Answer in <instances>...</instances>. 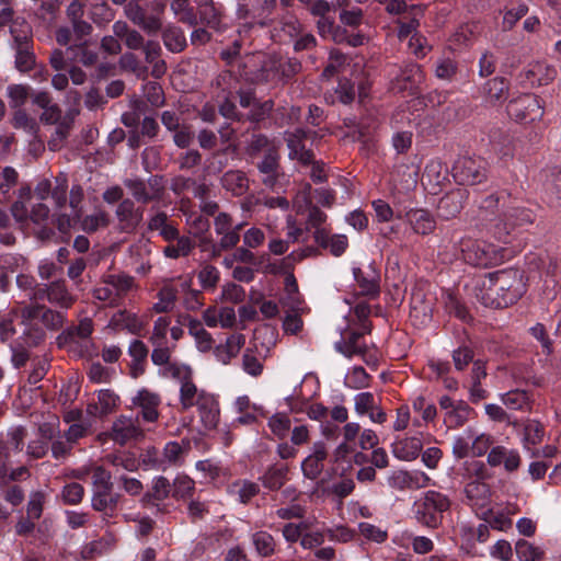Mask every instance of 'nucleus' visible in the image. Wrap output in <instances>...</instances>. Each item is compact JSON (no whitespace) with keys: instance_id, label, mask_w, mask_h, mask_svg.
I'll use <instances>...</instances> for the list:
<instances>
[{"instance_id":"1","label":"nucleus","mask_w":561,"mask_h":561,"mask_svg":"<svg viewBox=\"0 0 561 561\" xmlns=\"http://www.w3.org/2000/svg\"><path fill=\"white\" fill-rule=\"evenodd\" d=\"M525 291L523 272L517 268H505L484 276L477 298L485 307L506 308L517 302Z\"/></svg>"},{"instance_id":"2","label":"nucleus","mask_w":561,"mask_h":561,"mask_svg":"<svg viewBox=\"0 0 561 561\" xmlns=\"http://www.w3.org/2000/svg\"><path fill=\"white\" fill-rule=\"evenodd\" d=\"M442 242L445 248L451 244L454 255L473 266L486 267L501 260L494 245L469 237H459L457 229H448Z\"/></svg>"},{"instance_id":"3","label":"nucleus","mask_w":561,"mask_h":561,"mask_svg":"<svg viewBox=\"0 0 561 561\" xmlns=\"http://www.w3.org/2000/svg\"><path fill=\"white\" fill-rule=\"evenodd\" d=\"M450 504L446 494L428 490L414 502L413 514L421 525L437 528L443 522L444 513L450 508Z\"/></svg>"},{"instance_id":"4","label":"nucleus","mask_w":561,"mask_h":561,"mask_svg":"<svg viewBox=\"0 0 561 561\" xmlns=\"http://www.w3.org/2000/svg\"><path fill=\"white\" fill-rule=\"evenodd\" d=\"M126 16L149 35L162 28L163 2H123Z\"/></svg>"},{"instance_id":"5","label":"nucleus","mask_w":561,"mask_h":561,"mask_svg":"<svg viewBox=\"0 0 561 561\" xmlns=\"http://www.w3.org/2000/svg\"><path fill=\"white\" fill-rule=\"evenodd\" d=\"M276 56L262 53L249 55L242 62L241 76L253 84H277Z\"/></svg>"},{"instance_id":"6","label":"nucleus","mask_w":561,"mask_h":561,"mask_svg":"<svg viewBox=\"0 0 561 561\" xmlns=\"http://www.w3.org/2000/svg\"><path fill=\"white\" fill-rule=\"evenodd\" d=\"M134 285V278L128 275L111 274L94 288L93 297L106 302L110 307H117Z\"/></svg>"},{"instance_id":"7","label":"nucleus","mask_w":561,"mask_h":561,"mask_svg":"<svg viewBox=\"0 0 561 561\" xmlns=\"http://www.w3.org/2000/svg\"><path fill=\"white\" fill-rule=\"evenodd\" d=\"M93 332V321L90 318H83L77 325H71L64 330L57 336L59 347L66 348L68 352L77 353L84 356L88 352V344Z\"/></svg>"},{"instance_id":"8","label":"nucleus","mask_w":561,"mask_h":561,"mask_svg":"<svg viewBox=\"0 0 561 561\" xmlns=\"http://www.w3.org/2000/svg\"><path fill=\"white\" fill-rule=\"evenodd\" d=\"M453 176L460 185H477L488 179V163L481 157H460L453 165Z\"/></svg>"},{"instance_id":"9","label":"nucleus","mask_w":561,"mask_h":561,"mask_svg":"<svg viewBox=\"0 0 561 561\" xmlns=\"http://www.w3.org/2000/svg\"><path fill=\"white\" fill-rule=\"evenodd\" d=\"M535 220L530 209L524 207H511L503 217L493 226V236L501 242L507 243L511 232L515 228L526 227Z\"/></svg>"},{"instance_id":"10","label":"nucleus","mask_w":561,"mask_h":561,"mask_svg":"<svg viewBox=\"0 0 561 561\" xmlns=\"http://www.w3.org/2000/svg\"><path fill=\"white\" fill-rule=\"evenodd\" d=\"M507 113L514 121L526 124L540 119L543 106L537 95L525 93L508 103Z\"/></svg>"},{"instance_id":"11","label":"nucleus","mask_w":561,"mask_h":561,"mask_svg":"<svg viewBox=\"0 0 561 561\" xmlns=\"http://www.w3.org/2000/svg\"><path fill=\"white\" fill-rule=\"evenodd\" d=\"M387 11L392 14H398L399 30L398 36L400 39L409 37L419 26L417 16L422 14V5H412L410 11L407 2H387Z\"/></svg>"},{"instance_id":"12","label":"nucleus","mask_w":561,"mask_h":561,"mask_svg":"<svg viewBox=\"0 0 561 561\" xmlns=\"http://www.w3.org/2000/svg\"><path fill=\"white\" fill-rule=\"evenodd\" d=\"M44 305L30 304L20 308L21 323L25 327L23 336L28 345L36 346L45 339V332L35 321L41 320Z\"/></svg>"},{"instance_id":"13","label":"nucleus","mask_w":561,"mask_h":561,"mask_svg":"<svg viewBox=\"0 0 561 561\" xmlns=\"http://www.w3.org/2000/svg\"><path fill=\"white\" fill-rule=\"evenodd\" d=\"M115 217L119 232L134 233L144 220V208L131 198H125L118 203Z\"/></svg>"},{"instance_id":"14","label":"nucleus","mask_w":561,"mask_h":561,"mask_svg":"<svg viewBox=\"0 0 561 561\" xmlns=\"http://www.w3.org/2000/svg\"><path fill=\"white\" fill-rule=\"evenodd\" d=\"M161 402V396L148 388L139 389L131 399L133 405L139 409V416L142 421L148 423H153L159 420V407Z\"/></svg>"},{"instance_id":"15","label":"nucleus","mask_w":561,"mask_h":561,"mask_svg":"<svg viewBox=\"0 0 561 561\" xmlns=\"http://www.w3.org/2000/svg\"><path fill=\"white\" fill-rule=\"evenodd\" d=\"M123 495L113 490L92 492L91 506L100 513L103 520H110L118 515L122 508Z\"/></svg>"},{"instance_id":"16","label":"nucleus","mask_w":561,"mask_h":561,"mask_svg":"<svg viewBox=\"0 0 561 561\" xmlns=\"http://www.w3.org/2000/svg\"><path fill=\"white\" fill-rule=\"evenodd\" d=\"M425 75L420 65L409 62L404 65L400 73L393 80V89L399 92H408L410 95L417 93L424 82Z\"/></svg>"},{"instance_id":"17","label":"nucleus","mask_w":561,"mask_h":561,"mask_svg":"<svg viewBox=\"0 0 561 561\" xmlns=\"http://www.w3.org/2000/svg\"><path fill=\"white\" fill-rule=\"evenodd\" d=\"M275 2H245L238 8L239 18L247 20L249 25L264 26L270 22V15Z\"/></svg>"},{"instance_id":"18","label":"nucleus","mask_w":561,"mask_h":561,"mask_svg":"<svg viewBox=\"0 0 561 561\" xmlns=\"http://www.w3.org/2000/svg\"><path fill=\"white\" fill-rule=\"evenodd\" d=\"M468 198L466 188H456L445 194L437 205V214L442 219L455 218L462 210Z\"/></svg>"},{"instance_id":"19","label":"nucleus","mask_w":561,"mask_h":561,"mask_svg":"<svg viewBox=\"0 0 561 561\" xmlns=\"http://www.w3.org/2000/svg\"><path fill=\"white\" fill-rule=\"evenodd\" d=\"M328 458V449L323 442H316L311 453L301 462L304 476L309 480H316L322 473L324 461Z\"/></svg>"},{"instance_id":"20","label":"nucleus","mask_w":561,"mask_h":561,"mask_svg":"<svg viewBox=\"0 0 561 561\" xmlns=\"http://www.w3.org/2000/svg\"><path fill=\"white\" fill-rule=\"evenodd\" d=\"M334 348L347 358H352L354 356L365 358L368 351V346L364 342L362 333H358L355 330H346L342 334L341 340L335 342Z\"/></svg>"},{"instance_id":"21","label":"nucleus","mask_w":561,"mask_h":561,"mask_svg":"<svg viewBox=\"0 0 561 561\" xmlns=\"http://www.w3.org/2000/svg\"><path fill=\"white\" fill-rule=\"evenodd\" d=\"M195 407L197 408L201 422L207 430L216 428L219 423L220 410L219 403L214 394L203 392L199 396V400L196 401Z\"/></svg>"},{"instance_id":"22","label":"nucleus","mask_w":561,"mask_h":561,"mask_svg":"<svg viewBox=\"0 0 561 561\" xmlns=\"http://www.w3.org/2000/svg\"><path fill=\"white\" fill-rule=\"evenodd\" d=\"M144 436L142 430L138 426L137 420L127 416H119L112 425L111 437L119 444L125 445L129 440L138 439Z\"/></svg>"},{"instance_id":"23","label":"nucleus","mask_w":561,"mask_h":561,"mask_svg":"<svg viewBox=\"0 0 561 561\" xmlns=\"http://www.w3.org/2000/svg\"><path fill=\"white\" fill-rule=\"evenodd\" d=\"M262 175V183L268 188H273L279 175V154L275 148H268L263 159L256 164Z\"/></svg>"},{"instance_id":"24","label":"nucleus","mask_w":561,"mask_h":561,"mask_svg":"<svg viewBox=\"0 0 561 561\" xmlns=\"http://www.w3.org/2000/svg\"><path fill=\"white\" fill-rule=\"evenodd\" d=\"M313 240L323 250H329L333 256H341L348 248V239L345 234H331L330 230L313 231Z\"/></svg>"},{"instance_id":"25","label":"nucleus","mask_w":561,"mask_h":561,"mask_svg":"<svg viewBox=\"0 0 561 561\" xmlns=\"http://www.w3.org/2000/svg\"><path fill=\"white\" fill-rule=\"evenodd\" d=\"M507 411L530 413L534 407L533 394L523 389H513L500 396Z\"/></svg>"},{"instance_id":"26","label":"nucleus","mask_w":561,"mask_h":561,"mask_svg":"<svg viewBox=\"0 0 561 561\" xmlns=\"http://www.w3.org/2000/svg\"><path fill=\"white\" fill-rule=\"evenodd\" d=\"M467 503L472 507L483 508L490 503L491 488L485 480L474 479L463 485Z\"/></svg>"},{"instance_id":"27","label":"nucleus","mask_w":561,"mask_h":561,"mask_svg":"<svg viewBox=\"0 0 561 561\" xmlns=\"http://www.w3.org/2000/svg\"><path fill=\"white\" fill-rule=\"evenodd\" d=\"M354 278L360 289V294L375 298L380 293L379 286V274L373 267L368 265L366 268L355 267L353 268Z\"/></svg>"},{"instance_id":"28","label":"nucleus","mask_w":561,"mask_h":561,"mask_svg":"<svg viewBox=\"0 0 561 561\" xmlns=\"http://www.w3.org/2000/svg\"><path fill=\"white\" fill-rule=\"evenodd\" d=\"M403 218L416 234L428 236L436 228L434 216L426 209H410Z\"/></svg>"},{"instance_id":"29","label":"nucleus","mask_w":561,"mask_h":561,"mask_svg":"<svg viewBox=\"0 0 561 561\" xmlns=\"http://www.w3.org/2000/svg\"><path fill=\"white\" fill-rule=\"evenodd\" d=\"M128 355L131 358L129 375L131 378L137 379L146 371L149 348L141 340H133L128 346Z\"/></svg>"},{"instance_id":"30","label":"nucleus","mask_w":561,"mask_h":561,"mask_svg":"<svg viewBox=\"0 0 561 561\" xmlns=\"http://www.w3.org/2000/svg\"><path fill=\"white\" fill-rule=\"evenodd\" d=\"M530 85H546L554 80L557 70L545 61H535L523 72Z\"/></svg>"},{"instance_id":"31","label":"nucleus","mask_w":561,"mask_h":561,"mask_svg":"<svg viewBox=\"0 0 561 561\" xmlns=\"http://www.w3.org/2000/svg\"><path fill=\"white\" fill-rule=\"evenodd\" d=\"M148 231H158L164 241L172 242L178 238L179 229L164 211H156L147 222Z\"/></svg>"},{"instance_id":"32","label":"nucleus","mask_w":561,"mask_h":561,"mask_svg":"<svg viewBox=\"0 0 561 561\" xmlns=\"http://www.w3.org/2000/svg\"><path fill=\"white\" fill-rule=\"evenodd\" d=\"M510 83L503 77H494L488 80L482 88V93L489 104H501L508 98Z\"/></svg>"},{"instance_id":"33","label":"nucleus","mask_w":561,"mask_h":561,"mask_svg":"<svg viewBox=\"0 0 561 561\" xmlns=\"http://www.w3.org/2000/svg\"><path fill=\"white\" fill-rule=\"evenodd\" d=\"M485 363L481 359L473 362L470 374L469 398L471 402L477 403L489 396V392L482 387L481 381L486 377Z\"/></svg>"},{"instance_id":"34","label":"nucleus","mask_w":561,"mask_h":561,"mask_svg":"<svg viewBox=\"0 0 561 561\" xmlns=\"http://www.w3.org/2000/svg\"><path fill=\"white\" fill-rule=\"evenodd\" d=\"M206 392L205 390H198L192 378V370L184 369V374L181 379L180 387V403L182 410L186 411L197 403L199 396Z\"/></svg>"},{"instance_id":"35","label":"nucleus","mask_w":561,"mask_h":561,"mask_svg":"<svg viewBox=\"0 0 561 561\" xmlns=\"http://www.w3.org/2000/svg\"><path fill=\"white\" fill-rule=\"evenodd\" d=\"M423 449V442L420 437H405L392 445V453L396 458L403 461L416 459Z\"/></svg>"},{"instance_id":"36","label":"nucleus","mask_w":561,"mask_h":561,"mask_svg":"<svg viewBox=\"0 0 561 561\" xmlns=\"http://www.w3.org/2000/svg\"><path fill=\"white\" fill-rule=\"evenodd\" d=\"M119 401V397L110 389H102L98 392V403L88 404L87 412L93 416H102L112 413Z\"/></svg>"},{"instance_id":"37","label":"nucleus","mask_w":561,"mask_h":561,"mask_svg":"<svg viewBox=\"0 0 561 561\" xmlns=\"http://www.w3.org/2000/svg\"><path fill=\"white\" fill-rule=\"evenodd\" d=\"M48 302L61 309H69L76 301L75 296L68 290L64 279L48 284Z\"/></svg>"},{"instance_id":"38","label":"nucleus","mask_w":561,"mask_h":561,"mask_svg":"<svg viewBox=\"0 0 561 561\" xmlns=\"http://www.w3.org/2000/svg\"><path fill=\"white\" fill-rule=\"evenodd\" d=\"M221 186L233 196H242L249 190V179L240 170L227 171L220 180Z\"/></svg>"},{"instance_id":"39","label":"nucleus","mask_w":561,"mask_h":561,"mask_svg":"<svg viewBox=\"0 0 561 561\" xmlns=\"http://www.w3.org/2000/svg\"><path fill=\"white\" fill-rule=\"evenodd\" d=\"M172 495V485L165 477H158L153 480L151 491L144 494L141 503L144 506L158 505L169 495Z\"/></svg>"},{"instance_id":"40","label":"nucleus","mask_w":561,"mask_h":561,"mask_svg":"<svg viewBox=\"0 0 561 561\" xmlns=\"http://www.w3.org/2000/svg\"><path fill=\"white\" fill-rule=\"evenodd\" d=\"M111 323L115 328L127 330L134 335H141L145 329V323L138 318V316L127 310L117 311L112 317Z\"/></svg>"},{"instance_id":"41","label":"nucleus","mask_w":561,"mask_h":561,"mask_svg":"<svg viewBox=\"0 0 561 561\" xmlns=\"http://www.w3.org/2000/svg\"><path fill=\"white\" fill-rule=\"evenodd\" d=\"M472 413L473 409L466 401H456L455 408L444 412V423L448 428L461 427L469 421Z\"/></svg>"},{"instance_id":"42","label":"nucleus","mask_w":561,"mask_h":561,"mask_svg":"<svg viewBox=\"0 0 561 561\" xmlns=\"http://www.w3.org/2000/svg\"><path fill=\"white\" fill-rule=\"evenodd\" d=\"M310 7L308 10L319 16L317 26L321 35L330 34L334 24V15L331 14L330 2H308Z\"/></svg>"},{"instance_id":"43","label":"nucleus","mask_w":561,"mask_h":561,"mask_svg":"<svg viewBox=\"0 0 561 561\" xmlns=\"http://www.w3.org/2000/svg\"><path fill=\"white\" fill-rule=\"evenodd\" d=\"M288 476V466L274 463L271 465L260 478L263 486L271 490H279L286 482Z\"/></svg>"},{"instance_id":"44","label":"nucleus","mask_w":561,"mask_h":561,"mask_svg":"<svg viewBox=\"0 0 561 561\" xmlns=\"http://www.w3.org/2000/svg\"><path fill=\"white\" fill-rule=\"evenodd\" d=\"M243 344L244 336L242 334L230 335L225 344H220L215 348V356L222 364H228L238 355Z\"/></svg>"},{"instance_id":"45","label":"nucleus","mask_w":561,"mask_h":561,"mask_svg":"<svg viewBox=\"0 0 561 561\" xmlns=\"http://www.w3.org/2000/svg\"><path fill=\"white\" fill-rule=\"evenodd\" d=\"M16 55H15V66L22 71L26 72L33 68L34 65V55L31 51L32 44L27 42V34L24 33L23 36H16Z\"/></svg>"},{"instance_id":"46","label":"nucleus","mask_w":561,"mask_h":561,"mask_svg":"<svg viewBox=\"0 0 561 561\" xmlns=\"http://www.w3.org/2000/svg\"><path fill=\"white\" fill-rule=\"evenodd\" d=\"M196 276L202 289L205 291H215L220 282L219 270L208 262L201 263Z\"/></svg>"},{"instance_id":"47","label":"nucleus","mask_w":561,"mask_h":561,"mask_svg":"<svg viewBox=\"0 0 561 561\" xmlns=\"http://www.w3.org/2000/svg\"><path fill=\"white\" fill-rule=\"evenodd\" d=\"M188 333L194 336L198 351L205 353L211 350L214 340L211 334L207 332L202 322L197 319H188Z\"/></svg>"},{"instance_id":"48","label":"nucleus","mask_w":561,"mask_h":561,"mask_svg":"<svg viewBox=\"0 0 561 561\" xmlns=\"http://www.w3.org/2000/svg\"><path fill=\"white\" fill-rule=\"evenodd\" d=\"M80 228L88 232L93 233L98 231L100 228H105L110 225L111 219L108 213L103 209H99L91 215H87L84 217H80Z\"/></svg>"},{"instance_id":"49","label":"nucleus","mask_w":561,"mask_h":561,"mask_svg":"<svg viewBox=\"0 0 561 561\" xmlns=\"http://www.w3.org/2000/svg\"><path fill=\"white\" fill-rule=\"evenodd\" d=\"M276 69L277 83H285L301 70V64L295 58H283L276 56Z\"/></svg>"},{"instance_id":"50","label":"nucleus","mask_w":561,"mask_h":561,"mask_svg":"<svg viewBox=\"0 0 561 561\" xmlns=\"http://www.w3.org/2000/svg\"><path fill=\"white\" fill-rule=\"evenodd\" d=\"M459 474L465 483L474 479L486 480L489 478L485 465L474 459L466 460L459 470Z\"/></svg>"},{"instance_id":"51","label":"nucleus","mask_w":561,"mask_h":561,"mask_svg":"<svg viewBox=\"0 0 561 561\" xmlns=\"http://www.w3.org/2000/svg\"><path fill=\"white\" fill-rule=\"evenodd\" d=\"M124 185L130 192L133 201L136 203L148 204L153 202L152 195L150 194L146 181L142 179H126Z\"/></svg>"},{"instance_id":"52","label":"nucleus","mask_w":561,"mask_h":561,"mask_svg":"<svg viewBox=\"0 0 561 561\" xmlns=\"http://www.w3.org/2000/svg\"><path fill=\"white\" fill-rule=\"evenodd\" d=\"M231 493L238 496L242 504H248L260 492L257 483L250 480H239L231 485Z\"/></svg>"},{"instance_id":"53","label":"nucleus","mask_w":561,"mask_h":561,"mask_svg":"<svg viewBox=\"0 0 561 561\" xmlns=\"http://www.w3.org/2000/svg\"><path fill=\"white\" fill-rule=\"evenodd\" d=\"M252 543L261 557H271L275 552V539L265 530L254 533L252 535Z\"/></svg>"},{"instance_id":"54","label":"nucleus","mask_w":561,"mask_h":561,"mask_svg":"<svg viewBox=\"0 0 561 561\" xmlns=\"http://www.w3.org/2000/svg\"><path fill=\"white\" fill-rule=\"evenodd\" d=\"M198 24L217 28L220 24V12L214 2H198Z\"/></svg>"},{"instance_id":"55","label":"nucleus","mask_w":561,"mask_h":561,"mask_svg":"<svg viewBox=\"0 0 561 561\" xmlns=\"http://www.w3.org/2000/svg\"><path fill=\"white\" fill-rule=\"evenodd\" d=\"M485 413L494 422L503 423L514 428L522 426V423L516 417H513L505 407L490 403L485 405Z\"/></svg>"},{"instance_id":"56","label":"nucleus","mask_w":561,"mask_h":561,"mask_svg":"<svg viewBox=\"0 0 561 561\" xmlns=\"http://www.w3.org/2000/svg\"><path fill=\"white\" fill-rule=\"evenodd\" d=\"M162 38L165 47L173 53H180L186 47L185 35L179 27H167L163 31Z\"/></svg>"},{"instance_id":"57","label":"nucleus","mask_w":561,"mask_h":561,"mask_svg":"<svg viewBox=\"0 0 561 561\" xmlns=\"http://www.w3.org/2000/svg\"><path fill=\"white\" fill-rule=\"evenodd\" d=\"M178 297V290L171 285H164L158 293V302H156L152 309L157 313L169 312L172 310Z\"/></svg>"},{"instance_id":"58","label":"nucleus","mask_w":561,"mask_h":561,"mask_svg":"<svg viewBox=\"0 0 561 561\" xmlns=\"http://www.w3.org/2000/svg\"><path fill=\"white\" fill-rule=\"evenodd\" d=\"M515 551L519 561H543V550L525 539H519L516 542Z\"/></svg>"},{"instance_id":"59","label":"nucleus","mask_w":561,"mask_h":561,"mask_svg":"<svg viewBox=\"0 0 561 561\" xmlns=\"http://www.w3.org/2000/svg\"><path fill=\"white\" fill-rule=\"evenodd\" d=\"M524 438L525 446H536L543 440L545 427L537 420H527L524 423Z\"/></svg>"},{"instance_id":"60","label":"nucleus","mask_w":561,"mask_h":561,"mask_svg":"<svg viewBox=\"0 0 561 561\" xmlns=\"http://www.w3.org/2000/svg\"><path fill=\"white\" fill-rule=\"evenodd\" d=\"M195 482L188 476H178L172 484V496L175 500H185L193 496Z\"/></svg>"},{"instance_id":"61","label":"nucleus","mask_w":561,"mask_h":561,"mask_svg":"<svg viewBox=\"0 0 561 561\" xmlns=\"http://www.w3.org/2000/svg\"><path fill=\"white\" fill-rule=\"evenodd\" d=\"M171 8L179 21L190 26L198 24V10L191 5V2H171Z\"/></svg>"},{"instance_id":"62","label":"nucleus","mask_w":561,"mask_h":561,"mask_svg":"<svg viewBox=\"0 0 561 561\" xmlns=\"http://www.w3.org/2000/svg\"><path fill=\"white\" fill-rule=\"evenodd\" d=\"M434 73L437 79L451 82L458 73V64L450 58H439L435 64Z\"/></svg>"},{"instance_id":"63","label":"nucleus","mask_w":561,"mask_h":561,"mask_svg":"<svg viewBox=\"0 0 561 561\" xmlns=\"http://www.w3.org/2000/svg\"><path fill=\"white\" fill-rule=\"evenodd\" d=\"M140 461L144 465L145 469L148 470H167L165 461L162 457V451L156 447L147 448L140 455Z\"/></svg>"},{"instance_id":"64","label":"nucleus","mask_w":561,"mask_h":561,"mask_svg":"<svg viewBox=\"0 0 561 561\" xmlns=\"http://www.w3.org/2000/svg\"><path fill=\"white\" fill-rule=\"evenodd\" d=\"M92 492L113 490L112 474L104 467L98 466L91 474Z\"/></svg>"}]
</instances>
